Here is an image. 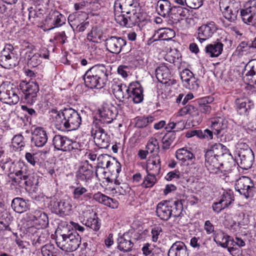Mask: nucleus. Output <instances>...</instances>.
<instances>
[{"label": "nucleus", "instance_id": "obj_1", "mask_svg": "<svg viewBox=\"0 0 256 256\" xmlns=\"http://www.w3.org/2000/svg\"><path fill=\"white\" fill-rule=\"evenodd\" d=\"M50 119L56 128L60 130H72L78 129L82 122L80 114L72 108H66L62 112L52 110Z\"/></svg>", "mask_w": 256, "mask_h": 256}, {"label": "nucleus", "instance_id": "obj_2", "mask_svg": "<svg viewBox=\"0 0 256 256\" xmlns=\"http://www.w3.org/2000/svg\"><path fill=\"white\" fill-rule=\"evenodd\" d=\"M108 70L104 65H96L88 69L84 75L85 84L90 88H103L108 80Z\"/></svg>", "mask_w": 256, "mask_h": 256}, {"label": "nucleus", "instance_id": "obj_3", "mask_svg": "<svg viewBox=\"0 0 256 256\" xmlns=\"http://www.w3.org/2000/svg\"><path fill=\"white\" fill-rule=\"evenodd\" d=\"M182 210V204L180 201H162L156 206L157 216L163 220H168L171 216H180Z\"/></svg>", "mask_w": 256, "mask_h": 256}, {"label": "nucleus", "instance_id": "obj_4", "mask_svg": "<svg viewBox=\"0 0 256 256\" xmlns=\"http://www.w3.org/2000/svg\"><path fill=\"white\" fill-rule=\"evenodd\" d=\"M81 238L76 231L58 235L56 239L57 246L64 251L72 252L79 247Z\"/></svg>", "mask_w": 256, "mask_h": 256}, {"label": "nucleus", "instance_id": "obj_5", "mask_svg": "<svg viewBox=\"0 0 256 256\" xmlns=\"http://www.w3.org/2000/svg\"><path fill=\"white\" fill-rule=\"evenodd\" d=\"M137 5L134 0H116L114 4V12L130 14V20L133 22H139L141 14L138 12L140 9Z\"/></svg>", "mask_w": 256, "mask_h": 256}, {"label": "nucleus", "instance_id": "obj_6", "mask_svg": "<svg viewBox=\"0 0 256 256\" xmlns=\"http://www.w3.org/2000/svg\"><path fill=\"white\" fill-rule=\"evenodd\" d=\"M219 6L225 18L230 22L236 19L240 6V0H220Z\"/></svg>", "mask_w": 256, "mask_h": 256}, {"label": "nucleus", "instance_id": "obj_7", "mask_svg": "<svg viewBox=\"0 0 256 256\" xmlns=\"http://www.w3.org/2000/svg\"><path fill=\"white\" fill-rule=\"evenodd\" d=\"M237 72L246 84L250 86L256 84V60L249 61L244 68H238Z\"/></svg>", "mask_w": 256, "mask_h": 256}, {"label": "nucleus", "instance_id": "obj_8", "mask_svg": "<svg viewBox=\"0 0 256 256\" xmlns=\"http://www.w3.org/2000/svg\"><path fill=\"white\" fill-rule=\"evenodd\" d=\"M235 189L246 198L252 197L256 192L253 181L246 176H241L236 181Z\"/></svg>", "mask_w": 256, "mask_h": 256}, {"label": "nucleus", "instance_id": "obj_9", "mask_svg": "<svg viewBox=\"0 0 256 256\" xmlns=\"http://www.w3.org/2000/svg\"><path fill=\"white\" fill-rule=\"evenodd\" d=\"M240 16L245 24L256 28V0H250L246 2L244 8L240 10Z\"/></svg>", "mask_w": 256, "mask_h": 256}, {"label": "nucleus", "instance_id": "obj_10", "mask_svg": "<svg viewBox=\"0 0 256 256\" xmlns=\"http://www.w3.org/2000/svg\"><path fill=\"white\" fill-rule=\"evenodd\" d=\"M53 145L58 150L64 152H70L78 148V144L76 142L60 134L56 135L53 138Z\"/></svg>", "mask_w": 256, "mask_h": 256}, {"label": "nucleus", "instance_id": "obj_11", "mask_svg": "<svg viewBox=\"0 0 256 256\" xmlns=\"http://www.w3.org/2000/svg\"><path fill=\"white\" fill-rule=\"evenodd\" d=\"M92 135L95 144L102 148H107L110 144V137L104 130L96 124L92 128Z\"/></svg>", "mask_w": 256, "mask_h": 256}, {"label": "nucleus", "instance_id": "obj_12", "mask_svg": "<svg viewBox=\"0 0 256 256\" xmlns=\"http://www.w3.org/2000/svg\"><path fill=\"white\" fill-rule=\"evenodd\" d=\"M87 208L88 210L83 212L80 216L81 222L86 226L97 230L100 228L97 214L93 212L90 206H88Z\"/></svg>", "mask_w": 256, "mask_h": 256}, {"label": "nucleus", "instance_id": "obj_13", "mask_svg": "<svg viewBox=\"0 0 256 256\" xmlns=\"http://www.w3.org/2000/svg\"><path fill=\"white\" fill-rule=\"evenodd\" d=\"M98 166L108 168L112 172L116 170V174L121 171L120 164L106 154H101L98 158Z\"/></svg>", "mask_w": 256, "mask_h": 256}, {"label": "nucleus", "instance_id": "obj_14", "mask_svg": "<svg viewBox=\"0 0 256 256\" xmlns=\"http://www.w3.org/2000/svg\"><path fill=\"white\" fill-rule=\"evenodd\" d=\"M128 96L126 102L130 101L139 104L143 100V89L140 83L135 82L129 84Z\"/></svg>", "mask_w": 256, "mask_h": 256}, {"label": "nucleus", "instance_id": "obj_15", "mask_svg": "<svg viewBox=\"0 0 256 256\" xmlns=\"http://www.w3.org/2000/svg\"><path fill=\"white\" fill-rule=\"evenodd\" d=\"M217 27L214 22H210L202 24L198 30L197 39L200 43L212 37L216 32Z\"/></svg>", "mask_w": 256, "mask_h": 256}, {"label": "nucleus", "instance_id": "obj_16", "mask_svg": "<svg viewBox=\"0 0 256 256\" xmlns=\"http://www.w3.org/2000/svg\"><path fill=\"white\" fill-rule=\"evenodd\" d=\"M183 86L191 90H196L198 88V80L194 77L193 73L188 69H184L180 73Z\"/></svg>", "mask_w": 256, "mask_h": 256}, {"label": "nucleus", "instance_id": "obj_17", "mask_svg": "<svg viewBox=\"0 0 256 256\" xmlns=\"http://www.w3.org/2000/svg\"><path fill=\"white\" fill-rule=\"evenodd\" d=\"M72 200L70 197H66L60 202H51L50 206H53L56 212H58L62 216H68L72 210Z\"/></svg>", "mask_w": 256, "mask_h": 256}, {"label": "nucleus", "instance_id": "obj_18", "mask_svg": "<svg viewBox=\"0 0 256 256\" xmlns=\"http://www.w3.org/2000/svg\"><path fill=\"white\" fill-rule=\"evenodd\" d=\"M116 108L110 103H104L99 110L100 121L104 124L110 123L116 116Z\"/></svg>", "mask_w": 256, "mask_h": 256}, {"label": "nucleus", "instance_id": "obj_19", "mask_svg": "<svg viewBox=\"0 0 256 256\" xmlns=\"http://www.w3.org/2000/svg\"><path fill=\"white\" fill-rule=\"evenodd\" d=\"M76 176L78 180L84 181L86 183L88 182L93 177V169L91 164L86 160L82 162L78 170L76 173Z\"/></svg>", "mask_w": 256, "mask_h": 256}, {"label": "nucleus", "instance_id": "obj_20", "mask_svg": "<svg viewBox=\"0 0 256 256\" xmlns=\"http://www.w3.org/2000/svg\"><path fill=\"white\" fill-rule=\"evenodd\" d=\"M27 63L30 67H36L42 62V58L48 59L49 52L46 48L40 49L38 52L32 54V52L26 54Z\"/></svg>", "mask_w": 256, "mask_h": 256}, {"label": "nucleus", "instance_id": "obj_21", "mask_svg": "<svg viewBox=\"0 0 256 256\" xmlns=\"http://www.w3.org/2000/svg\"><path fill=\"white\" fill-rule=\"evenodd\" d=\"M112 94L116 98L124 102H126V98L128 97V86L122 83L114 82L111 86Z\"/></svg>", "mask_w": 256, "mask_h": 256}, {"label": "nucleus", "instance_id": "obj_22", "mask_svg": "<svg viewBox=\"0 0 256 256\" xmlns=\"http://www.w3.org/2000/svg\"><path fill=\"white\" fill-rule=\"evenodd\" d=\"M126 44L124 39L116 36H112L107 38L106 42L107 50L110 52L116 54H119Z\"/></svg>", "mask_w": 256, "mask_h": 256}, {"label": "nucleus", "instance_id": "obj_23", "mask_svg": "<svg viewBox=\"0 0 256 256\" xmlns=\"http://www.w3.org/2000/svg\"><path fill=\"white\" fill-rule=\"evenodd\" d=\"M48 135L45 130L37 127L32 132V142L37 147H42L48 141Z\"/></svg>", "mask_w": 256, "mask_h": 256}, {"label": "nucleus", "instance_id": "obj_24", "mask_svg": "<svg viewBox=\"0 0 256 256\" xmlns=\"http://www.w3.org/2000/svg\"><path fill=\"white\" fill-rule=\"evenodd\" d=\"M23 91L25 95V98L28 102L32 104L36 100L39 87L36 83L29 82L25 84L23 88Z\"/></svg>", "mask_w": 256, "mask_h": 256}, {"label": "nucleus", "instance_id": "obj_25", "mask_svg": "<svg viewBox=\"0 0 256 256\" xmlns=\"http://www.w3.org/2000/svg\"><path fill=\"white\" fill-rule=\"evenodd\" d=\"M218 158L212 156L210 152L205 154V166L210 173L220 174L222 170L220 168V164L218 162Z\"/></svg>", "mask_w": 256, "mask_h": 256}, {"label": "nucleus", "instance_id": "obj_26", "mask_svg": "<svg viewBox=\"0 0 256 256\" xmlns=\"http://www.w3.org/2000/svg\"><path fill=\"white\" fill-rule=\"evenodd\" d=\"M118 248L120 251L128 252L132 250L134 244L132 242L130 233L119 234L117 239Z\"/></svg>", "mask_w": 256, "mask_h": 256}, {"label": "nucleus", "instance_id": "obj_27", "mask_svg": "<svg viewBox=\"0 0 256 256\" xmlns=\"http://www.w3.org/2000/svg\"><path fill=\"white\" fill-rule=\"evenodd\" d=\"M161 168L160 158L158 154H153L149 157L146 164V172L155 174H160Z\"/></svg>", "mask_w": 256, "mask_h": 256}, {"label": "nucleus", "instance_id": "obj_28", "mask_svg": "<svg viewBox=\"0 0 256 256\" xmlns=\"http://www.w3.org/2000/svg\"><path fill=\"white\" fill-rule=\"evenodd\" d=\"M64 16L58 11L54 12L46 20V24L49 26L48 30L60 26L64 23Z\"/></svg>", "mask_w": 256, "mask_h": 256}, {"label": "nucleus", "instance_id": "obj_29", "mask_svg": "<svg viewBox=\"0 0 256 256\" xmlns=\"http://www.w3.org/2000/svg\"><path fill=\"white\" fill-rule=\"evenodd\" d=\"M168 256H188L187 248L184 242L178 241L170 246Z\"/></svg>", "mask_w": 256, "mask_h": 256}, {"label": "nucleus", "instance_id": "obj_30", "mask_svg": "<svg viewBox=\"0 0 256 256\" xmlns=\"http://www.w3.org/2000/svg\"><path fill=\"white\" fill-rule=\"evenodd\" d=\"M93 198L96 201L103 204L112 208H117L118 206V202L103 194L98 192L93 195Z\"/></svg>", "mask_w": 256, "mask_h": 256}, {"label": "nucleus", "instance_id": "obj_31", "mask_svg": "<svg viewBox=\"0 0 256 256\" xmlns=\"http://www.w3.org/2000/svg\"><path fill=\"white\" fill-rule=\"evenodd\" d=\"M187 10L180 6H174L170 8L168 16L173 23H178L186 16Z\"/></svg>", "mask_w": 256, "mask_h": 256}, {"label": "nucleus", "instance_id": "obj_32", "mask_svg": "<svg viewBox=\"0 0 256 256\" xmlns=\"http://www.w3.org/2000/svg\"><path fill=\"white\" fill-rule=\"evenodd\" d=\"M210 122L211 128L217 135H222L228 126V121L221 117L212 118Z\"/></svg>", "mask_w": 256, "mask_h": 256}, {"label": "nucleus", "instance_id": "obj_33", "mask_svg": "<svg viewBox=\"0 0 256 256\" xmlns=\"http://www.w3.org/2000/svg\"><path fill=\"white\" fill-rule=\"evenodd\" d=\"M18 90L11 88L6 90L5 92H0L4 102L9 104H16L19 101V96L17 94Z\"/></svg>", "mask_w": 256, "mask_h": 256}, {"label": "nucleus", "instance_id": "obj_34", "mask_svg": "<svg viewBox=\"0 0 256 256\" xmlns=\"http://www.w3.org/2000/svg\"><path fill=\"white\" fill-rule=\"evenodd\" d=\"M236 110L241 115H246L248 110L254 107V103L248 98L237 99Z\"/></svg>", "mask_w": 256, "mask_h": 256}, {"label": "nucleus", "instance_id": "obj_35", "mask_svg": "<svg viewBox=\"0 0 256 256\" xmlns=\"http://www.w3.org/2000/svg\"><path fill=\"white\" fill-rule=\"evenodd\" d=\"M224 44L220 42H214L207 45L205 48L206 52L210 57H218L223 50Z\"/></svg>", "mask_w": 256, "mask_h": 256}, {"label": "nucleus", "instance_id": "obj_36", "mask_svg": "<svg viewBox=\"0 0 256 256\" xmlns=\"http://www.w3.org/2000/svg\"><path fill=\"white\" fill-rule=\"evenodd\" d=\"M156 76L158 80L163 84H166L167 80L170 78L171 74L169 68L164 64L160 65L156 70Z\"/></svg>", "mask_w": 256, "mask_h": 256}, {"label": "nucleus", "instance_id": "obj_37", "mask_svg": "<svg viewBox=\"0 0 256 256\" xmlns=\"http://www.w3.org/2000/svg\"><path fill=\"white\" fill-rule=\"evenodd\" d=\"M32 220L38 226V228H42L48 224V218L46 214L40 210L34 212Z\"/></svg>", "mask_w": 256, "mask_h": 256}, {"label": "nucleus", "instance_id": "obj_38", "mask_svg": "<svg viewBox=\"0 0 256 256\" xmlns=\"http://www.w3.org/2000/svg\"><path fill=\"white\" fill-rule=\"evenodd\" d=\"M240 164L244 169L248 170L251 168L254 160V155L252 151L247 152L239 153Z\"/></svg>", "mask_w": 256, "mask_h": 256}, {"label": "nucleus", "instance_id": "obj_39", "mask_svg": "<svg viewBox=\"0 0 256 256\" xmlns=\"http://www.w3.org/2000/svg\"><path fill=\"white\" fill-rule=\"evenodd\" d=\"M12 207L16 212L22 213L26 210L28 205L23 198H16L12 201Z\"/></svg>", "mask_w": 256, "mask_h": 256}, {"label": "nucleus", "instance_id": "obj_40", "mask_svg": "<svg viewBox=\"0 0 256 256\" xmlns=\"http://www.w3.org/2000/svg\"><path fill=\"white\" fill-rule=\"evenodd\" d=\"M176 156L178 160L184 162L186 160L192 161L195 160L194 154L189 150L185 148L178 150L176 152Z\"/></svg>", "mask_w": 256, "mask_h": 256}, {"label": "nucleus", "instance_id": "obj_41", "mask_svg": "<svg viewBox=\"0 0 256 256\" xmlns=\"http://www.w3.org/2000/svg\"><path fill=\"white\" fill-rule=\"evenodd\" d=\"M86 18V14L85 12L82 13L81 14L78 12H76L69 15L68 17V22L71 27L74 28V27H78V26Z\"/></svg>", "mask_w": 256, "mask_h": 256}, {"label": "nucleus", "instance_id": "obj_42", "mask_svg": "<svg viewBox=\"0 0 256 256\" xmlns=\"http://www.w3.org/2000/svg\"><path fill=\"white\" fill-rule=\"evenodd\" d=\"M15 177L13 180L20 186L23 187L24 185V181L28 178V174L26 168H21L20 170H16L14 172Z\"/></svg>", "mask_w": 256, "mask_h": 256}, {"label": "nucleus", "instance_id": "obj_43", "mask_svg": "<svg viewBox=\"0 0 256 256\" xmlns=\"http://www.w3.org/2000/svg\"><path fill=\"white\" fill-rule=\"evenodd\" d=\"M115 12V20L117 23L122 26L130 27L131 24L136 23L137 22H133L130 20V15L126 16L124 13Z\"/></svg>", "mask_w": 256, "mask_h": 256}, {"label": "nucleus", "instance_id": "obj_44", "mask_svg": "<svg viewBox=\"0 0 256 256\" xmlns=\"http://www.w3.org/2000/svg\"><path fill=\"white\" fill-rule=\"evenodd\" d=\"M170 4L166 0H160L157 4V10L159 14L166 16L170 10Z\"/></svg>", "mask_w": 256, "mask_h": 256}, {"label": "nucleus", "instance_id": "obj_45", "mask_svg": "<svg viewBox=\"0 0 256 256\" xmlns=\"http://www.w3.org/2000/svg\"><path fill=\"white\" fill-rule=\"evenodd\" d=\"M256 48L252 45L250 46L246 42H242L237 47V51L240 56L252 55L254 53V48Z\"/></svg>", "mask_w": 256, "mask_h": 256}, {"label": "nucleus", "instance_id": "obj_46", "mask_svg": "<svg viewBox=\"0 0 256 256\" xmlns=\"http://www.w3.org/2000/svg\"><path fill=\"white\" fill-rule=\"evenodd\" d=\"M157 34L158 38L164 40H170L175 36L174 31L169 28H160L157 31Z\"/></svg>", "mask_w": 256, "mask_h": 256}, {"label": "nucleus", "instance_id": "obj_47", "mask_svg": "<svg viewBox=\"0 0 256 256\" xmlns=\"http://www.w3.org/2000/svg\"><path fill=\"white\" fill-rule=\"evenodd\" d=\"M73 188L72 195L74 200H82V197L84 198H89V194H86L88 191L86 188L80 186L76 187L74 186Z\"/></svg>", "mask_w": 256, "mask_h": 256}, {"label": "nucleus", "instance_id": "obj_48", "mask_svg": "<svg viewBox=\"0 0 256 256\" xmlns=\"http://www.w3.org/2000/svg\"><path fill=\"white\" fill-rule=\"evenodd\" d=\"M230 236L222 232H218L214 238V241L222 248L228 246Z\"/></svg>", "mask_w": 256, "mask_h": 256}, {"label": "nucleus", "instance_id": "obj_49", "mask_svg": "<svg viewBox=\"0 0 256 256\" xmlns=\"http://www.w3.org/2000/svg\"><path fill=\"white\" fill-rule=\"evenodd\" d=\"M226 147L220 143L212 144L210 146V149L206 152H210L212 156L219 157L224 154L223 150H226Z\"/></svg>", "mask_w": 256, "mask_h": 256}, {"label": "nucleus", "instance_id": "obj_50", "mask_svg": "<svg viewBox=\"0 0 256 256\" xmlns=\"http://www.w3.org/2000/svg\"><path fill=\"white\" fill-rule=\"evenodd\" d=\"M179 115L182 116L187 114L192 116H196L199 114V110L194 106L192 104H188L182 108L178 112Z\"/></svg>", "mask_w": 256, "mask_h": 256}, {"label": "nucleus", "instance_id": "obj_51", "mask_svg": "<svg viewBox=\"0 0 256 256\" xmlns=\"http://www.w3.org/2000/svg\"><path fill=\"white\" fill-rule=\"evenodd\" d=\"M16 65L14 58L0 55V66L5 68H10Z\"/></svg>", "mask_w": 256, "mask_h": 256}, {"label": "nucleus", "instance_id": "obj_52", "mask_svg": "<svg viewBox=\"0 0 256 256\" xmlns=\"http://www.w3.org/2000/svg\"><path fill=\"white\" fill-rule=\"evenodd\" d=\"M156 175L150 172H147V175L144 177L142 183V186L146 188L152 187L156 182Z\"/></svg>", "mask_w": 256, "mask_h": 256}, {"label": "nucleus", "instance_id": "obj_53", "mask_svg": "<svg viewBox=\"0 0 256 256\" xmlns=\"http://www.w3.org/2000/svg\"><path fill=\"white\" fill-rule=\"evenodd\" d=\"M220 200L228 207L234 200L233 192L232 190L224 191Z\"/></svg>", "mask_w": 256, "mask_h": 256}, {"label": "nucleus", "instance_id": "obj_54", "mask_svg": "<svg viewBox=\"0 0 256 256\" xmlns=\"http://www.w3.org/2000/svg\"><path fill=\"white\" fill-rule=\"evenodd\" d=\"M102 35L100 30L97 28H92L90 32L87 36V39L90 42H98L100 40Z\"/></svg>", "mask_w": 256, "mask_h": 256}, {"label": "nucleus", "instance_id": "obj_55", "mask_svg": "<svg viewBox=\"0 0 256 256\" xmlns=\"http://www.w3.org/2000/svg\"><path fill=\"white\" fill-rule=\"evenodd\" d=\"M154 120V118L152 116L139 118L136 120V126L138 128H144L147 126L149 124L152 122Z\"/></svg>", "mask_w": 256, "mask_h": 256}, {"label": "nucleus", "instance_id": "obj_56", "mask_svg": "<svg viewBox=\"0 0 256 256\" xmlns=\"http://www.w3.org/2000/svg\"><path fill=\"white\" fill-rule=\"evenodd\" d=\"M246 142L247 140L246 139H240L237 142L236 147L239 150V153H244L247 152L248 151H252L247 144Z\"/></svg>", "mask_w": 256, "mask_h": 256}, {"label": "nucleus", "instance_id": "obj_57", "mask_svg": "<svg viewBox=\"0 0 256 256\" xmlns=\"http://www.w3.org/2000/svg\"><path fill=\"white\" fill-rule=\"evenodd\" d=\"M12 144L14 148L16 149L20 148L24 146V137L21 134L15 136L12 140Z\"/></svg>", "mask_w": 256, "mask_h": 256}, {"label": "nucleus", "instance_id": "obj_58", "mask_svg": "<svg viewBox=\"0 0 256 256\" xmlns=\"http://www.w3.org/2000/svg\"><path fill=\"white\" fill-rule=\"evenodd\" d=\"M174 138V137L173 133L166 134L162 140L163 148L168 149L173 142Z\"/></svg>", "mask_w": 256, "mask_h": 256}, {"label": "nucleus", "instance_id": "obj_59", "mask_svg": "<svg viewBox=\"0 0 256 256\" xmlns=\"http://www.w3.org/2000/svg\"><path fill=\"white\" fill-rule=\"evenodd\" d=\"M148 151L152 152L159 149L158 143L157 140L154 138H151L148 141L146 145Z\"/></svg>", "mask_w": 256, "mask_h": 256}, {"label": "nucleus", "instance_id": "obj_60", "mask_svg": "<svg viewBox=\"0 0 256 256\" xmlns=\"http://www.w3.org/2000/svg\"><path fill=\"white\" fill-rule=\"evenodd\" d=\"M54 247L51 244H46L43 246L41 252L43 256H54Z\"/></svg>", "mask_w": 256, "mask_h": 256}, {"label": "nucleus", "instance_id": "obj_61", "mask_svg": "<svg viewBox=\"0 0 256 256\" xmlns=\"http://www.w3.org/2000/svg\"><path fill=\"white\" fill-rule=\"evenodd\" d=\"M181 124V122H169L166 126L165 127V130L166 132H171L172 130L174 129H176L175 131H179L182 130L184 128V126L183 124L180 127H178Z\"/></svg>", "mask_w": 256, "mask_h": 256}, {"label": "nucleus", "instance_id": "obj_62", "mask_svg": "<svg viewBox=\"0 0 256 256\" xmlns=\"http://www.w3.org/2000/svg\"><path fill=\"white\" fill-rule=\"evenodd\" d=\"M14 47L12 44H6L0 52V55H6L8 57L14 58Z\"/></svg>", "mask_w": 256, "mask_h": 256}, {"label": "nucleus", "instance_id": "obj_63", "mask_svg": "<svg viewBox=\"0 0 256 256\" xmlns=\"http://www.w3.org/2000/svg\"><path fill=\"white\" fill-rule=\"evenodd\" d=\"M162 232L160 227L156 226L152 229V239L153 242H156L158 239L160 234Z\"/></svg>", "mask_w": 256, "mask_h": 256}, {"label": "nucleus", "instance_id": "obj_64", "mask_svg": "<svg viewBox=\"0 0 256 256\" xmlns=\"http://www.w3.org/2000/svg\"><path fill=\"white\" fill-rule=\"evenodd\" d=\"M186 5L192 8H198L202 5V0H186Z\"/></svg>", "mask_w": 256, "mask_h": 256}]
</instances>
